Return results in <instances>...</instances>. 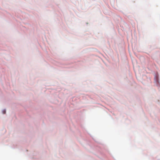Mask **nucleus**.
Wrapping results in <instances>:
<instances>
[{"instance_id": "1", "label": "nucleus", "mask_w": 160, "mask_h": 160, "mask_svg": "<svg viewBox=\"0 0 160 160\" xmlns=\"http://www.w3.org/2000/svg\"><path fill=\"white\" fill-rule=\"evenodd\" d=\"M2 113L3 114H5L6 113V110H5L2 111Z\"/></svg>"}]
</instances>
